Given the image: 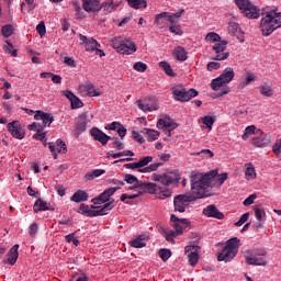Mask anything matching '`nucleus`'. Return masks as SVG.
<instances>
[{"instance_id":"1","label":"nucleus","mask_w":281,"mask_h":281,"mask_svg":"<svg viewBox=\"0 0 281 281\" xmlns=\"http://www.w3.org/2000/svg\"><path fill=\"white\" fill-rule=\"evenodd\" d=\"M213 177H216V171H209L205 175L193 171L190 177L192 194L176 195L173 199L175 212L183 213L192 201L210 196V181Z\"/></svg>"},{"instance_id":"2","label":"nucleus","mask_w":281,"mask_h":281,"mask_svg":"<svg viewBox=\"0 0 281 281\" xmlns=\"http://www.w3.org/2000/svg\"><path fill=\"white\" fill-rule=\"evenodd\" d=\"M154 181L160 183L161 186L153 182H140V191L137 192L138 196L142 194H157L159 199H168L172 195L170 191V186H177L181 181V172L179 170L167 171L165 173L155 175Z\"/></svg>"},{"instance_id":"3","label":"nucleus","mask_w":281,"mask_h":281,"mask_svg":"<svg viewBox=\"0 0 281 281\" xmlns=\"http://www.w3.org/2000/svg\"><path fill=\"white\" fill-rule=\"evenodd\" d=\"M278 27H281V12H268L266 16L261 19L260 30L263 36H271Z\"/></svg>"},{"instance_id":"4","label":"nucleus","mask_w":281,"mask_h":281,"mask_svg":"<svg viewBox=\"0 0 281 281\" xmlns=\"http://www.w3.org/2000/svg\"><path fill=\"white\" fill-rule=\"evenodd\" d=\"M238 249H240V239L238 237L228 239L222 251L217 254L218 262H232L238 255Z\"/></svg>"},{"instance_id":"5","label":"nucleus","mask_w":281,"mask_h":281,"mask_svg":"<svg viewBox=\"0 0 281 281\" xmlns=\"http://www.w3.org/2000/svg\"><path fill=\"white\" fill-rule=\"evenodd\" d=\"M112 47L119 54H123L125 56H131V54H135V52H137L135 43L124 37H114L112 40Z\"/></svg>"},{"instance_id":"6","label":"nucleus","mask_w":281,"mask_h":281,"mask_svg":"<svg viewBox=\"0 0 281 281\" xmlns=\"http://www.w3.org/2000/svg\"><path fill=\"white\" fill-rule=\"evenodd\" d=\"M234 76H236L234 68L227 67L220 77L212 80L211 88L213 91H218L224 85H229L234 80Z\"/></svg>"},{"instance_id":"7","label":"nucleus","mask_w":281,"mask_h":281,"mask_svg":"<svg viewBox=\"0 0 281 281\" xmlns=\"http://www.w3.org/2000/svg\"><path fill=\"white\" fill-rule=\"evenodd\" d=\"M171 93L176 102H190L192 98H196V95H199V91L194 88H191L189 90H187L186 88H172Z\"/></svg>"},{"instance_id":"8","label":"nucleus","mask_w":281,"mask_h":281,"mask_svg":"<svg viewBox=\"0 0 281 281\" xmlns=\"http://www.w3.org/2000/svg\"><path fill=\"white\" fill-rule=\"evenodd\" d=\"M93 120V114L83 113L79 115L78 122L75 127V137H80L85 131H87V125Z\"/></svg>"},{"instance_id":"9","label":"nucleus","mask_w":281,"mask_h":281,"mask_svg":"<svg viewBox=\"0 0 281 281\" xmlns=\"http://www.w3.org/2000/svg\"><path fill=\"white\" fill-rule=\"evenodd\" d=\"M227 49V41H221L216 42V44L213 46V52H215V56L212 58V60H227L229 58V53L225 50Z\"/></svg>"},{"instance_id":"10","label":"nucleus","mask_w":281,"mask_h":281,"mask_svg":"<svg viewBox=\"0 0 281 281\" xmlns=\"http://www.w3.org/2000/svg\"><path fill=\"white\" fill-rule=\"evenodd\" d=\"M7 128L14 139H23L25 137V128L21 126L20 121H13L8 123Z\"/></svg>"},{"instance_id":"11","label":"nucleus","mask_w":281,"mask_h":281,"mask_svg":"<svg viewBox=\"0 0 281 281\" xmlns=\"http://www.w3.org/2000/svg\"><path fill=\"white\" fill-rule=\"evenodd\" d=\"M256 135H259L255 138H252L251 144L252 146H256V148H265L271 144V136L268 134H265L262 130H258L256 132Z\"/></svg>"},{"instance_id":"12","label":"nucleus","mask_w":281,"mask_h":281,"mask_svg":"<svg viewBox=\"0 0 281 281\" xmlns=\"http://www.w3.org/2000/svg\"><path fill=\"white\" fill-rule=\"evenodd\" d=\"M120 189V187L106 189L99 196L93 198L91 202L93 203V205H102V203H106V201H109V199H111V196H113V194H115Z\"/></svg>"},{"instance_id":"13","label":"nucleus","mask_w":281,"mask_h":281,"mask_svg":"<svg viewBox=\"0 0 281 281\" xmlns=\"http://www.w3.org/2000/svg\"><path fill=\"white\" fill-rule=\"evenodd\" d=\"M160 166H164V164L155 162V164H151L148 167H145L143 169L139 168L138 162H131V164L124 165V167L130 169V170H137L138 169V172H144V173H146V172H155V171H157L160 168Z\"/></svg>"},{"instance_id":"14","label":"nucleus","mask_w":281,"mask_h":281,"mask_svg":"<svg viewBox=\"0 0 281 281\" xmlns=\"http://www.w3.org/2000/svg\"><path fill=\"white\" fill-rule=\"evenodd\" d=\"M90 135L94 142H99L102 146H106L109 144L111 136L106 135L102 130L98 127H92L90 130Z\"/></svg>"},{"instance_id":"15","label":"nucleus","mask_w":281,"mask_h":281,"mask_svg":"<svg viewBox=\"0 0 281 281\" xmlns=\"http://www.w3.org/2000/svg\"><path fill=\"white\" fill-rule=\"evenodd\" d=\"M202 214L207 216V218H217V221H223L225 218V214L218 211V207L214 204H210L203 209Z\"/></svg>"},{"instance_id":"16","label":"nucleus","mask_w":281,"mask_h":281,"mask_svg":"<svg viewBox=\"0 0 281 281\" xmlns=\"http://www.w3.org/2000/svg\"><path fill=\"white\" fill-rule=\"evenodd\" d=\"M199 246H187L184 248V254L188 256L189 265L191 267H196L199 263V252H198Z\"/></svg>"},{"instance_id":"17","label":"nucleus","mask_w":281,"mask_h":281,"mask_svg":"<svg viewBox=\"0 0 281 281\" xmlns=\"http://www.w3.org/2000/svg\"><path fill=\"white\" fill-rule=\"evenodd\" d=\"M170 221L173 224L177 234H183V229H186V227L189 225L187 218H179L175 214H171Z\"/></svg>"},{"instance_id":"18","label":"nucleus","mask_w":281,"mask_h":281,"mask_svg":"<svg viewBox=\"0 0 281 281\" xmlns=\"http://www.w3.org/2000/svg\"><path fill=\"white\" fill-rule=\"evenodd\" d=\"M19 260V244H15L7 254V259L3 260L4 265H11L14 267Z\"/></svg>"},{"instance_id":"19","label":"nucleus","mask_w":281,"mask_h":281,"mask_svg":"<svg viewBox=\"0 0 281 281\" xmlns=\"http://www.w3.org/2000/svg\"><path fill=\"white\" fill-rule=\"evenodd\" d=\"M34 120H42V126L45 128L46 126H52V123L54 122V115L38 110L34 115Z\"/></svg>"},{"instance_id":"20","label":"nucleus","mask_w":281,"mask_h":281,"mask_svg":"<svg viewBox=\"0 0 281 281\" xmlns=\"http://www.w3.org/2000/svg\"><path fill=\"white\" fill-rule=\"evenodd\" d=\"M82 8L86 12H100L102 10L98 0H82Z\"/></svg>"},{"instance_id":"21","label":"nucleus","mask_w":281,"mask_h":281,"mask_svg":"<svg viewBox=\"0 0 281 281\" xmlns=\"http://www.w3.org/2000/svg\"><path fill=\"white\" fill-rule=\"evenodd\" d=\"M81 91H86L87 95L90 98H98V95H102L100 89H97L93 83H85L80 86Z\"/></svg>"},{"instance_id":"22","label":"nucleus","mask_w":281,"mask_h":281,"mask_svg":"<svg viewBox=\"0 0 281 281\" xmlns=\"http://www.w3.org/2000/svg\"><path fill=\"white\" fill-rule=\"evenodd\" d=\"M245 260L247 265H252L254 267H267V259L263 257H251L245 255Z\"/></svg>"},{"instance_id":"23","label":"nucleus","mask_w":281,"mask_h":281,"mask_svg":"<svg viewBox=\"0 0 281 281\" xmlns=\"http://www.w3.org/2000/svg\"><path fill=\"white\" fill-rule=\"evenodd\" d=\"M244 16L247 19H259L260 18V9L258 7L250 3L248 8L243 12Z\"/></svg>"},{"instance_id":"24","label":"nucleus","mask_w":281,"mask_h":281,"mask_svg":"<svg viewBox=\"0 0 281 281\" xmlns=\"http://www.w3.org/2000/svg\"><path fill=\"white\" fill-rule=\"evenodd\" d=\"M70 201H74V203L89 201V193L85 190H78L71 195Z\"/></svg>"},{"instance_id":"25","label":"nucleus","mask_w":281,"mask_h":281,"mask_svg":"<svg viewBox=\"0 0 281 281\" xmlns=\"http://www.w3.org/2000/svg\"><path fill=\"white\" fill-rule=\"evenodd\" d=\"M177 123L159 119L157 122V128H165V131H175L177 128Z\"/></svg>"},{"instance_id":"26","label":"nucleus","mask_w":281,"mask_h":281,"mask_svg":"<svg viewBox=\"0 0 281 281\" xmlns=\"http://www.w3.org/2000/svg\"><path fill=\"white\" fill-rule=\"evenodd\" d=\"M49 210V205H47V202L43 201V199H37L33 205V212L38 214V212H46Z\"/></svg>"},{"instance_id":"27","label":"nucleus","mask_w":281,"mask_h":281,"mask_svg":"<svg viewBox=\"0 0 281 281\" xmlns=\"http://www.w3.org/2000/svg\"><path fill=\"white\" fill-rule=\"evenodd\" d=\"M245 167H246L245 179L247 181H251L256 179V168L254 167V165L251 162H248L245 165Z\"/></svg>"},{"instance_id":"28","label":"nucleus","mask_w":281,"mask_h":281,"mask_svg":"<svg viewBox=\"0 0 281 281\" xmlns=\"http://www.w3.org/2000/svg\"><path fill=\"white\" fill-rule=\"evenodd\" d=\"M127 5L134 10H140V8H148L146 0H127Z\"/></svg>"},{"instance_id":"29","label":"nucleus","mask_w":281,"mask_h":281,"mask_svg":"<svg viewBox=\"0 0 281 281\" xmlns=\"http://www.w3.org/2000/svg\"><path fill=\"white\" fill-rule=\"evenodd\" d=\"M105 172L106 170L104 169H95L86 173L85 179L87 181H93V179H98V177H102V175H104Z\"/></svg>"},{"instance_id":"30","label":"nucleus","mask_w":281,"mask_h":281,"mask_svg":"<svg viewBox=\"0 0 281 281\" xmlns=\"http://www.w3.org/2000/svg\"><path fill=\"white\" fill-rule=\"evenodd\" d=\"M100 8L101 10H103V12H105V14H111V12H113L117 8V5L113 3V0H106L105 2L100 4Z\"/></svg>"},{"instance_id":"31","label":"nucleus","mask_w":281,"mask_h":281,"mask_svg":"<svg viewBox=\"0 0 281 281\" xmlns=\"http://www.w3.org/2000/svg\"><path fill=\"white\" fill-rule=\"evenodd\" d=\"M136 104L138 106V109H140V111H157V105L155 104H150V103H146V101H142V100H137Z\"/></svg>"},{"instance_id":"32","label":"nucleus","mask_w":281,"mask_h":281,"mask_svg":"<svg viewBox=\"0 0 281 281\" xmlns=\"http://www.w3.org/2000/svg\"><path fill=\"white\" fill-rule=\"evenodd\" d=\"M143 133H146L148 142H155L159 139V135H161L158 131L150 130V128H145Z\"/></svg>"},{"instance_id":"33","label":"nucleus","mask_w":281,"mask_h":281,"mask_svg":"<svg viewBox=\"0 0 281 281\" xmlns=\"http://www.w3.org/2000/svg\"><path fill=\"white\" fill-rule=\"evenodd\" d=\"M160 69L165 71L170 78H175V71L172 70V66L168 61H160L159 63Z\"/></svg>"},{"instance_id":"34","label":"nucleus","mask_w":281,"mask_h":281,"mask_svg":"<svg viewBox=\"0 0 281 281\" xmlns=\"http://www.w3.org/2000/svg\"><path fill=\"white\" fill-rule=\"evenodd\" d=\"M131 247H134L135 249H142L146 247V243H144V236L139 235L134 240L130 241Z\"/></svg>"},{"instance_id":"35","label":"nucleus","mask_w":281,"mask_h":281,"mask_svg":"<svg viewBox=\"0 0 281 281\" xmlns=\"http://www.w3.org/2000/svg\"><path fill=\"white\" fill-rule=\"evenodd\" d=\"M176 58L177 60H181L183 63L184 60H188V54L186 53V48L178 46L175 49Z\"/></svg>"},{"instance_id":"36","label":"nucleus","mask_w":281,"mask_h":281,"mask_svg":"<svg viewBox=\"0 0 281 281\" xmlns=\"http://www.w3.org/2000/svg\"><path fill=\"white\" fill-rule=\"evenodd\" d=\"M259 93H261V95H265L266 98H271V95H273V89L271 88V86L265 83L259 87Z\"/></svg>"},{"instance_id":"37","label":"nucleus","mask_w":281,"mask_h":281,"mask_svg":"<svg viewBox=\"0 0 281 281\" xmlns=\"http://www.w3.org/2000/svg\"><path fill=\"white\" fill-rule=\"evenodd\" d=\"M1 34L4 36V38H10L14 34V27L12 24H5L1 29Z\"/></svg>"},{"instance_id":"38","label":"nucleus","mask_w":281,"mask_h":281,"mask_svg":"<svg viewBox=\"0 0 281 281\" xmlns=\"http://www.w3.org/2000/svg\"><path fill=\"white\" fill-rule=\"evenodd\" d=\"M123 181H125V183H128L130 186L134 184H138L142 183V180H139L137 177L131 175V173H125L123 176Z\"/></svg>"},{"instance_id":"39","label":"nucleus","mask_w":281,"mask_h":281,"mask_svg":"<svg viewBox=\"0 0 281 281\" xmlns=\"http://www.w3.org/2000/svg\"><path fill=\"white\" fill-rule=\"evenodd\" d=\"M211 172H216V175L213 178H211V180H210L209 192H210V190H212V179H214L215 177H217V181H220V186H223L225 183V181H227V173L218 175V171H216V170H211Z\"/></svg>"},{"instance_id":"40","label":"nucleus","mask_w":281,"mask_h":281,"mask_svg":"<svg viewBox=\"0 0 281 281\" xmlns=\"http://www.w3.org/2000/svg\"><path fill=\"white\" fill-rule=\"evenodd\" d=\"M158 256L162 260V262H168L170 256H172V251H170V249L161 248L158 251Z\"/></svg>"},{"instance_id":"41","label":"nucleus","mask_w":281,"mask_h":281,"mask_svg":"<svg viewBox=\"0 0 281 281\" xmlns=\"http://www.w3.org/2000/svg\"><path fill=\"white\" fill-rule=\"evenodd\" d=\"M235 4L239 8L241 14L249 8L251 1L249 0H235Z\"/></svg>"},{"instance_id":"42","label":"nucleus","mask_w":281,"mask_h":281,"mask_svg":"<svg viewBox=\"0 0 281 281\" xmlns=\"http://www.w3.org/2000/svg\"><path fill=\"white\" fill-rule=\"evenodd\" d=\"M166 16H168V12H162L160 14H157L155 18V25H158V27H164Z\"/></svg>"},{"instance_id":"43","label":"nucleus","mask_w":281,"mask_h":281,"mask_svg":"<svg viewBox=\"0 0 281 281\" xmlns=\"http://www.w3.org/2000/svg\"><path fill=\"white\" fill-rule=\"evenodd\" d=\"M100 47V44L94 38H89L88 44H86V52H95Z\"/></svg>"},{"instance_id":"44","label":"nucleus","mask_w":281,"mask_h":281,"mask_svg":"<svg viewBox=\"0 0 281 281\" xmlns=\"http://www.w3.org/2000/svg\"><path fill=\"white\" fill-rule=\"evenodd\" d=\"M205 41L207 43H218V42H221V35H218L217 33H214V32L209 33L205 36Z\"/></svg>"},{"instance_id":"45","label":"nucleus","mask_w":281,"mask_h":281,"mask_svg":"<svg viewBox=\"0 0 281 281\" xmlns=\"http://www.w3.org/2000/svg\"><path fill=\"white\" fill-rule=\"evenodd\" d=\"M91 211L92 210L89 207V205L81 203L77 212L83 216H91Z\"/></svg>"},{"instance_id":"46","label":"nucleus","mask_w":281,"mask_h":281,"mask_svg":"<svg viewBox=\"0 0 281 281\" xmlns=\"http://www.w3.org/2000/svg\"><path fill=\"white\" fill-rule=\"evenodd\" d=\"M202 122H203V124H205L206 128L212 131V126H214V122H216V120L211 115H206V116L202 117Z\"/></svg>"},{"instance_id":"47","label":"nucleus","mask_w":281,"mask_h":281,"mask_svg":"<svg viewBox=\"0 0 281 281\" xmlns=\"http://www.w3.org/2000/svg\"><path fill=\"white\" fill-rule=\"evenodd\" d=\"M246 256L262 258V256H267V250L265 248H258L254 252L247 251Z\"/></svg>"},{"instance_id":"48","label":"nucleus","mask_w":281,"mask_h":281,"mask_svg":"<svg viewBox=\"0 0 281 281\" xmlns=\"http://www.w3.org/2000/svg\"><path fill=\"white\" fill-rule=\"evenodd\" d=\"M133 69H135V71H139L140 74H144V71H146L148 69V65H146L145 63H142V61H136L133 65Z\"/></svg>"},{"instance_id":"49","label":"nucleus","mask_w":281,"mask_h":281,"mask_svg":"<svg viewBox=\"0 0 281 281\" xmlns=\"http://www.w3.org/2000/svg\"><path fill=\"white\" fill-rule=\"evenodd\" d=\"M127 199H131V200L139 199V194H137V193H135V194H126V193L121 194V201L123 203H126V205H131V202L126 201Z\"/></svg>"},{"instance_id":"50","label":"nucleus","mask_w":281,"mask_h":281,"mask_svg":"<svg viewBox=\"0 0 281 281\" xmlns=\"http://www.w3.org/2000/svg\"><path fill=\"white\" fill-rule=\"evenodd\" d=\"M56 149L57 153H67V144L63 139H57L56 140Z\"/></svg>"},{"instance_id":"51","label":"nucleus","mask_w":281,"mask_h":281,"mask_svg":"<svg viewBox=\"0 0 281 281\" xmlns=\"http://www.w3.org/2000/svg\"><path fill=\"white\" fill-rule=\"evenodd\" d=\"M255 216L257 221L262 222L265 221V216H267V213L260 207H255Z\"/></svg>"},{"instance_id":"52","label":"nucleus","mask_w":281,"mask_h":281,"mask_svg":"<svg viewBox=\"0 0 281 281\" xmlns=\"http://www.w3.org/2000/svg\"><path fill=\"white\" fill-rule=\"evenodd\" d=\"M153 161V156L143 157L138 161V168L142 170L145 166H148Z\"/></svg>"},{"instance_id":"53","label":"nucleus","mask_w":281,"mask_h":281,"mask_svg":"<svg viewBox=\"0 0 281 281\" xmlns=\"http://www.w3.org/2000/svg\"><path fill=\"white\" fill-rule=\"evenodd\" d=\"M71 109H82V106H85V103H82V101L78 98L75 97L71 101Z\"/></svg>"},{"instance_id":"54","label":"nucleus","mask_w":281,"mask_h":281,"mask_svg":"<svg viewBox=\"0 0 281 281\" xmlns=\"http://www.w3.org/2000/svg\"><path fill=\"white\" fill-rule=\"evenodd\" d=\"M169 32H171V34H176V36H182L183 35V31H181V26L180 25H169Z\"/></svg>"},{"instance_id":"55","label":"nucleus","mask_w":281,"mask_h":281,"mask_svg":"<svg viewBox=\"0 0 281 281\" xmlns=\"http://www.w3.org/2000/svg\"><path fill=\"white\" fill-rule=\"evenodd\" d=\"M132 138L137 142L138 144H144L146 139H144V136L139 134L137 131H132Z\"/></svg>"},{"instance_id":"56","label":"nucleus","mask_w":281,"mask_h":281,"mask_svg":"<svg viewBox=\"0 0 281 281\" xmlns=\"http://www.w3.org/2000/svg\"><path fill=\"white\" fill-rule=\"evenodd\" d=\"M7 46H4V48L7 49V52L9 54H11V56L16 57L18 56V50L14 49V45H12V43H10V41H5Z\"/></svg>"},{"instance_id":"57","label":"nucleus","mask_w":281,"mask_h":281,"mask_svg":"<svg viewBox=\"0 0 281 281\" xmlns=\"http://www.w3.org/2000/svg\"><path fill=\"white\" fill-rule=\"evenodd\" d=\"M249 221V213H244L239 220L235 223L237 227H241V225H245Z\"/></svg>"},{"instance_id":"58","label":"nucleus","mask_w":281,"mask_h":281,"mask_svg":"<svg viewBox=\"0 0 281 281\" xmlns=\"http://www.w3.org/2000/svg\"><path fill=\"white\" fill-rule=\"evenodd\" d=\"M111 139L116 150H124V143L120 142V138L112 137Z\"/></svg>"},{"instance_id":"59","label":"nucleus","mask_w":281,"mask_h":281,"mask_svg":"<svg viewBox=\"0 0 281 281\" xmlns=\"http://www.w3.org/2000/svg\"><path fill=\"white\" fill-rule=\"evenodd\" d=\"M94 216H106V213L103 207L100 209L99 206V209L92 210L90 212V217H94Z\"/></svg>"},{"instance_id":"60","label":"nucleus","mask_w":281,"mask_h":281,"mask_svg":"<svg viewBox=\"0 0 281 281\" xmlns=\"http://www.w3.org/2000/svg\"><path fill=\"white\" fill-rule=\"evenodd\" d=\"M115 205H117V202H115V200H112L108 203H105L102 209L105 211L106 214H109L110 210H113V207H115Z\"/></svg>"},{"instance_id":"61","label":"nucleus","mask_w":281,"mask_h":281,"mask_svg":"<svg viewBox=\"0 0 281 281\" xmlns=\"http://www.w3.org/2000/svg\"><path fill=\"white\" fill-rule=\"evenodd\" d=\"M207 71H214V69H221V63L218 61H210L206 66Z\"/></svg>"},{"instance_id":"62","label":"nucleus","mask_w":281,"mask_h":281,"mask_svg":"<svg viewBox=\"0 0 281 281\" xmlns=\"http://www.w3.org/2000/svg\"><path fill=\"white\" fill-rule=\"evenodd\" d=\"M29 234L32 237L36 236V234H38V224L36 223L31 224L29 227Z\"/></svg>"},{"instance_id":"63","label":"nucleus","mask_w":281,"mask_h":281,"mask_svg":"<svg viewBox=\"0 0 281 281\" xmlns=\"http://www.w3.org/2000/svg\"><path fill=\"white\" fill-rule=\"evenodd\" d=\"M36 32L40 34V36H45L46 34V29H45V22H40L38 25L36 26Z\"/></svg>"},{"instance_id":"64","label":"nucleus","mask_w":281,"mask_h":281,"mask_svg":"<svg viewBox=\"0 0 281 281\" xmlns=\"http://www.w3.org/2000/svg\"><path fill=\"white\" fill-rule=\"evenodd\" d=\"M272 151L274 153V155H280L281 153V139H278L273 147H272Z\"/></svg>"}]
</instances>
